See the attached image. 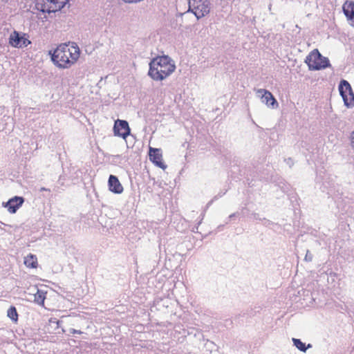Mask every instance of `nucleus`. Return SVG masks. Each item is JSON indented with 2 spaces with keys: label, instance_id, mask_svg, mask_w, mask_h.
Returning <instances> with one entry per match:
<instances>
[{
  "label": "nucleus",
  "instance_id": "1",
  "mask_svg": "<svg viewBox=\"0 0 354 354\" xmlns=\"http://www.w3.org/2000/svg\"><path fill=\"white\" fill-rule=\"evenodd\" d=\"M81 54L79 46L74 42L63 43L49 51L51 61L59 69H68L74 66Z\"/></svg>",
  "mask_w": 354,
  "mask_h": 354
},
{
  "label": "nucleus",
  "instance_id": "2",
  "mask_svg": "<svg viewBox=\"0 0 354 354\" xmlns=\"http://www.w3.org/2000/svg\"><path fill=\"white\" fill-rule=\"evenodd\" d=\"M175 62L168 55L157 56L149 63L148 75L154 81H162L176 70Z\"/></svg>",
  "mask_w": 354,
  "mask_h": 354
},
{
  "label": "nucleus",
  "instance_id": "3",
  "mask_svg": "<svg viewBox=\"0 0 354 354\" xmlns=\"http://www.w3.org/2000/svg\"><path fill=\"white\" fill-rule=\"evenodd\" d=\"M305 62L311 71H319L330 66L328 58L323 57L317 49L313 50L306 57Z\"/></svg>",
  "mask_w": 354,
  "mask_h": 354
},
{
  "label": "nucleus",
  "instance_id": "4",
  "mask_svg": "<svg viewBox=\"0 0 354 354\" xmlns=\"http://www.w3.org/2000/svg\"><path fill=\"white\" fill-rule=\"evenodd\" d=\"M189 11L194 14L197 19L207 15L210 10L208 0H188Z\"/></svg>",
  "mask_w": 354,
  "mask_h": 354
},
{
  "label": "nucleus",
  "instance_id": "5",
  "mask_svg": "<svg viewBox=\"0 0 354 354\" xmlns=\"http://www.w3.org/2000/svg\"><path fill=\"white\" fill-rule=\"evenodd\" d=\"M339 91L348 108L354 107V93L348 81L342 80L339 84Z\"/></svg>",
  "mask_w": 354,
  "mask_h": 354
},
{
  "label": "nucleus",
  "instance_id": "6",
  "mask_svg": "<svg viewBox=\"0 0 354 354\" xmlns=\"http://www.w3.org/2000/svg\"><path fill=\"white\" fill-rule=\"evenodd\" d=\"M67 0H43V3L37 2L36 8L42 12H55L61 10Z\"/></svg>",
  "mask_w": 354,
  "mask_h": 354
},
{
  "label": "nucleus",
  "instance_id": "7",
  "mask_svg": "<svg viewBox=\"0 0 354 354\" xmlns=\"http://www.w3.org/2000/svg\"><path fill=\"white\" fill-rule=\"evenodd\" d=\"M8 43L14 48H22L30 44L31 41L26 34L14 30L9 37Z\"/></svg>",
  "mask_w": 354,
  "mask_h": 354
},
{
  "label": "nucleus",
  "instance_id": "8",
  "mask_svg": "<svg viewBox=\"0 0 354 354\" xmlns=\"http://www.w3.org/2000/svg\"><path fill=\"white\" fill-rule=\"evenodd\" d=\"M256 95L268 107L271 109H277L279 103L273 96V95L268 90L263 88L255 89Z\"/></svg>",
  "mask_w": 354,
  "mask_h": 354
},
{
  "label": "nucleus",
  "instance_id": "9",
  "mask_svg": "<svg viewBox=\"0 0 354 354\" xmlns=\"http://www.w3.org/2000/svg\"><path fill=\"white\" fill-rule=\"evenodd\" d=\"M129 123L126 120H117L113 126V132L115 136L122 138L124 140L130 134Z\"/></svg>",
  "mask_w": 354,
  "mask_h": 354
},
{
  "label": "nucleus",
  "instance_id": "10",
  "mask_svg": "<svg viewBox=\"0 0 354 354\" xmlns=\"http://www.w3.org/2000/svg\"><path fill=\"white\" fill-rule=\"evenodd\" d=\"M149 156L150 160L156 166L163 169L167 167V165L162 161V155L160 149L150 147Z\"/></svg>",
  "mask_w": 354,
  "mask_h": 354
},
{
  "label": "nucleus",
  "instance_id": "11",
  "mask_svg": "<svg viewBox=\"0 0 354 354\" xmlns=\"http://www.w3.org/2000/svg\"><path fill=\"white\" fill-rule=\"evenodd\" d=\"M24 198L20 196H15L14 198L10 199L6 204V207H8V210L10 213L14 214L17 212V210L24 203Z\"/></svg>",
  "mask_w": 354,
  "mask_h": 354
},
{
  "label": "nucleus",
  "instance_id": "12",
  "mask_svg": "<svg viewBox=\"0 0 354 354\" xmlns=\"http://www.w3.org/2000/svg\"><path fill=\"white\" fill-rule=\"evenodd\" d=\"M24 264L29 268H37L38 266L37 258L35 255L29 254L24 257Z\"/></svg>",
  "mask_w": 354,
  "mask_h": 354
},
{
  "label": "nucleus",
  "instance_id": "13",
  "mask_svg": "<svg viewBox=\"0 0 354 354\" xmlns=\"http://www.w3.org/2000/svg\"><path fill=\"white\" fill-rule=\"evenodd\" d=\"M46 292L41 290H37L34 295V301L41 306H44V301L46 299Z\"/></svg>",
  "mask_w": 354,
  "mask_h": 354
},
{
  "label": "nucleus",
  "instance_id": "14",
  "mask_svg": "<svg viewBox=\"0 0 354 354\" xmlns=\"http://www.w3.org/2000/svg\"><path fill=\"white\" fill-rule=\"evenodd\" d=\"M122 192V185L119 182L118 178L112 175V192L121 194Z\"/></svg>",
  "mask_w": 354,
  "mask_h": 354
},
{
  "label": "nucleus",
  "instance_id": "15",
  "mask_svg": "<svg viewBox=\"0 0 354 354\" xmlns=\"http://www.w3.org/2000/svg\"><path fill=\"white\" fill-rule=\"evenodd\" d=\"M7 316L15 324L18 322L19 315L15 306H10L7 311Z\"/></svg>",
  "mask_w": 354,
  "mask_h": 354
},
{
  "label": "nucleus",
  "instance_id": "16",
  "mask_svg": "<svg viewBox=\"0 0 354 354\" xmlns=\"http://www.w3.org/2000/svg\"><path fill=\"white\" fill-rule=\"evenodd\" d=\"M292 342L294 343V345L301 351L306 352L307 348H310L312 346L311 344H308V346H306L304 343H303L300 339L292 338Z\"/></svg>",
  "mask_w": 354,
  "mask_h": 354
},
{
  "label": "nucleus",
  "instance_id": "17",
  "mask_svg": "<svg viewBox=\"0 0 354 354\" xmlns=\"http://www.w3.org/2000/svg\"><path fill=\"white\" fill-rule=\"evenodd\" d=\"M350 140H351V146L352 149H354V131H352L351 133Z\"/></svg>",
  "mask_w": 354,
  "mask_h": 354
},
{
  "label": "nucleus",
  "instance_id": "18",
  "mask_svg": "<svg viewBox=\"0 0 354 354\" xmlns=\"http://www.w3.org/2000/svg\"><path fill=\"white\" fill-rule=\"evenodd\" d=\"M71 333H72V334H82V332L80 331V330H75V329H72V330H71Z\"/></svg>",
  "mask_w": 354,
  "mask_h": 354
},
{
  "label": "nucleus",
  "instance_id": "19",
  "mask_svg": "<svg viewBox=\"0 0 354 354\" xmlns=\"http://www.w3.org/2000/svg\"><path fill=\"white\" fill-rule=\"evenodd\" d=\"M108 185L109 187H111V176H109V178L108 179Z\"/></svg>",
  "mask_w": 354,
  "mask_h": 354
},
{
  "label": "nucleus",
  "instance_id": "20",
  "mask_svg": "<svg viewBox=\"0 0 354 354\" xmlns=\"http://www.w3.org/2000/svg\"><path fill=\"white\" fill-rule=\"evenodd\" d=\"M40 190L41 191H50L49 189H46L45 187H41Z\"/></svg>",
  "mask_w": 354,
  "mask_h": 354
},
{
  "label": "nucleus",
  "instance_id": "21",
  "mask_svg": "<svg viewBox=\"0 0 354 354\" xmlns=\"http://www.w3.org/2000/svg\"><path fill=\"white\" fill-rule=\"evenodd\" d=\"M308 258H310V256H308V254H306L305 259H307Z\"/></svg>",
  "mask_w": 354,
  "mask_h": 354
},
{
  "label": "nucleus",
  "instance_id": "22",
  "mask_svg": "<svg viewBox=\"0 0 354 354\" xmlns=\"http://www.w3.org/2000/svg\"><path fill=\"white\" fill-rule=\"evenodd\" d=\"M308 258H310V256H308V254H306L305 259H307Z\"/></svg>",
  "mask_w": 354,
  "mask_h": 354
}]
</instances>
